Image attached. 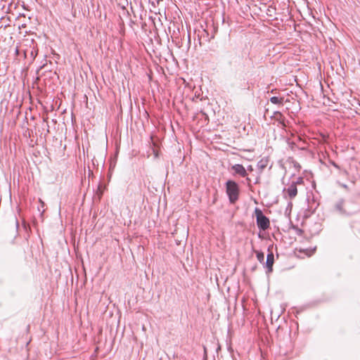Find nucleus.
Returning <instances> with one entry per match:
<instances>
[{
    "label": "nucleus",
    "mask_w": 360,
    "mask_h": 360,
    "mask_svg": "<svg viewBox=\"0 0 360 360\" xmlns=\"http://www.w3.org/2000/svg\"><path fill=\"white\" fill-rule=\"evenodd\" d=\"M239 191L238 184L236 181L228 180L226 182V192L231 203L233 204L238 200Z\"/></svg>",
    "instance_id": "nucleus-1"
},
{
    "label": "nucleus",
    "mask_w": 360,
    "mask_h": 360,
    "mask_svg": "<svg viewBox=\"0 0 360 360\" xmlns=\"http://www.w3.org/2000/svg\"><path fill=\"white\" fill-rule=\"evenodd\" d=\"M255 214L256 217L257 225L260 230L265 231L269 228L270 221L268 217H266L262 211L256 207L255 210Z\"/></svg>",
    "instance_id": "nucleus-2"
},
{
    "label": "nucleus",
    "mask_w": 360,
    "mask_h": 360,
    "mask_svg": "<svg viewBox=\"0 0 360 360\" xmlns=\"http://www.w3.org/2000/svg\"><path fill=\"white\" fill-rule=\"evenodd\" d=\"M231 170L233 172V175H238L241 177H246L248 172L243 165L240 164H236L231 166Z\"/></svg>",
    "instance_id": "nucleus-3"
},
{
    "label": "nucleus",
    "mask_w": 360,
    "mask_h": 360,
    "mask_svg": "<svg viewBox=\"0 0 360 360\" xmlns=\"http://www.w3.org/2000/svg\"><path fill=\"white\" fill-rule=\"evenodd\" d=\"M285 195H288L290 199H293L297 194V186L290 182L287 188L283 189Z\"/></svg>",
    "instance_id": "nucleus-4"
},
{
    "label": "nucleus",
    "mask_w": 360,
    "mask_h": 360,
    "mask_svg": "<svg viewBox=\"0 0 360 360\" xmlns=\"http://www.w3.org/2000/svg\"><path fill=\"white\" fill-rule=\"evenodd\" d=\"M344 205H345V200L344 199H340L338 201L336 202L335 204V209L337 212H338L340 214H348L344 209Z\"/></svg>",
    "instance_id": "nucleus-5"
},
{
    "label": "nucleus",
    "mask_w": 360,
    "mask_h": 360,
    "mask_svg": "<svg viewBox=\"0 0 360 360\" xmlns=\"http://www.w3.org/2000/svg\"><path fill=\"white\" fill-rule=\"evenodd\" d=\"M274 263V255L272 252H269L266 257V267L269 271H272L273 264Z\"/></svg>",
    "instance_id": "nucleus-6"
},
{
    "label": "nucleus",
    "mask_w": 360,
    "mask_h": 360,
    "mask_svg": "<svg viewBox=\"0 0 360 360\" xmlns=\"http://www.w3.org/2000/svg\"><path fill=\"white\" fill-rule=\"evenodd\" d=\"M269 159L267 158H264L257 162V167L261 171H262L267 167Z\"/></svg>",
    "instance_id": "nucleus-7"
},
{
    "label": "nucleus",
    "mask_w": 360,
    "mask_h": 360,
    "mask_svg": "<svg viewBox=\"0 0 360 360\" xmlns=\"http://www.w3.org/2000/svg\"><path fill=\"white\" fill-rule=\"evenodd\" d=\"M274 116L275 119L276 120H278L281 124H282L283 127L285 126V122H284V120H285L284 116L283 115V114L281 112H279V111L274 112Z\"/></svg>",
    "instance_id": "nucleus-8"
},
{
    "label": "nucleus",
    "mask_w": 360,
    "mask_h": 360,
    "mask_svg": "<svg viewBox=\"0 0 360 360\" xmlns=\"http://www.w3.org/2000/svg\"><path fill=\"white\" fill-rule=\"evenodd\" d=\"M269 101H271V103L282 105L283 103L284 98L283 97H278V96H272L270 98Z\"/></svg>",
    "instance_id": "nucleus-9"
},
{
    "label": "nucleus",
    "mask_w": 360,
    "mask_h": 360,
    "mask_svg": "<svg viewBox=\"0 0 360 360\" xmlns=\"http://www.w3.org/2000/svg\"><path fill=\"white\" fill-rule=\"evenodd\" d=\"M255 253H256V256H257V260L260 263H264V252H262L261 251L256 250Z\"/></svg>",
    "instance_id": "nucleus-10"
},
{
    "label": "nucleus",
    "mask_w": 360,
    "mask_h": 360,
    "mask_svg": "<svg viewBox=\"0 0 360 360\" xmlns=\"http://www.w3.org/2000/svg\"><path fill=\"white\" fill-rule=\"evenodd\" d=\"M291 182H292V184H295V185L296 186H299V185H302V184H304V179H303V177L299 176V177H297V178H295V179H292V180L291 181Z\"/></svg>",
    "instance_id": "nucleus-11"
},
{
    "label": "nucleus",
    "mask_w": 360,
    "mask_h": 360,
    "mask_svg": "<svg viewBox=\"0 0 360 360\" xmlns=\"http://www.w3.org/2000/svg\"><path fill=\"white\" fill-rule=\"evenodd\" d=\"M97 194L98 195L99 198H101L102 195H103V190L101 188V185H99L98 187Z\"/></svg>",
    "instance_id": "nucleus-12"
},
{
    "label": "nucleus",
    "mask_w": 360,
    "mask_h": 360,
    "mask_svg": "<svg viewBox=\"0 0 360 360\" xmlns=\"http://www.w3.org/2000/svg\"><path fill=\"white\" fill-rule=\"evenodd\" d=\"M318 205H316V207L314 208L312 206L309 205L307 210L310 212L311 213H313L314 210H316Z\"/></svg>",
    "instance_id": "nucleus-13"
},
{
    "label": "nucleus",
    "mask_w": 360,
    "mask_h": 360,
    "mask_svg": "<svg viewBox=\"0 0 360 360\" xmlns=\"http://www.w3.org/2000/svg\"><path fill=\"white\" fill-rule=\"evenodd\" d=\"M246 170H247V172L248 171L252 172L253 171V167L252 165H248Z\"/></svg>",
    "instance_id": "nucleus-14"
},
{
    "label": "nucleus",
    "mask_w": 360,
    "mask_h": 360,
    "mask_svg": "<svg viewBox=\"0 0 360 360\" xmlns=\"http://www.w3.org/2000/svg\"><path fill=\"white\" fill-rule=\"evenodd\" d=\"M245 179H246V181H247L248 184L250 185V182H251V179L248 176L245 177Z\"/></svg>",
    "instance_id": "nucleus-15"
},
{
    "label": "nucleus",
    "mask_w": 360,
    "mask_h": 360,
    "mask_svg": "<svg viewBox=\"0 0 360 360\" xmlns=\"http://www.w3.org/2000/svg\"><path fill=\"white\" fill-rule=\"evenodd\" d=\"M332 165H333L335 168H337V169H339V168H340V167H339V166H338L335 162H332Z\"/></svg>",
    "instance_id": "nucleus-16"
},
{
    "label": "nucleus",
    "mask_w": 360,
    "mask_h": 360,
    "mask_svg": "<svg viewBox=\"0 0 360 360\" xmlns=\"http://www.w3.org/2000/svg\"><path fill=\"white\" fill-rule=\"evenodd\" d=\"M342 186L345 188H347V186L346 184H342Z\"/></svg>",
    "instance_id": "nucleus-17"
},
{
    "label": "nucleus",
    "mask_w": 360,
    "mask_h": 360,
    "mask_svg": "<svg viewBox=\"0 0 360 360\" xmlns=\"http://www.w3.org/2000/svg\"><path fill=\"white\" fill-rule=\"evenodd\" d=\"M204 352H205V354L206 355L207 351H206V348L205 347H204Z\"/></svg>",
    "instance_id": "nucleus-18"
},
{
    "label": "nucleus",
    "mask_w": 360,
    "mask_h": 360,
    "mask_svg": "<svg viewBox=\"0 0 360 360\" xmlns=\"http://www.w3.org/2000/svg\"><path fill=\"white\" fill-rule=\"evenodd\" d=\"M39 202L44 205V202L41 201V200L39 199Z\"/></svg>",
    "instance_id": "nucleus-19"
},
{
    "label": "nucleus",
    "mask_w": 360,
    "mask_h": 360,
    "mask_svg": "<svg viewBox=\"0 0 360 360\" xmlns=\"http://www.w3.org/2000/svg\"><path fill=\"white\" fill-rule=\"evenodd\" d=\"M218 349H220V346H218V347H217V350H218Z\"/></svg>",
    "instance_id": "nucleus-20"
}]
</instances>
